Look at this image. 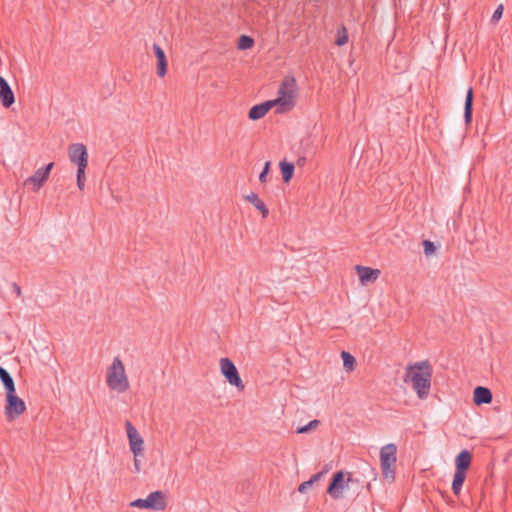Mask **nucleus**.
<instances>
[{"label":"nucleus","mask_w":512,"mask_h":512,"mask_svg":"<svg viewBox=\"0 0 512 512\" xmlns=\"http://www.w3.org/2000/svg\"><path fill=\"white\" fill-rule=\"evenodd\" d=\"M272 107H275V106L271 100L265 101L261 104L254 105L249 110L248 117L250 120H253V121L259 120V119L263 118Z\"/></svg>","instance_id":"obj_13"},{"label":"nucleus","mask_w":512,"mask_h":512,"mask_svg":"<svg viewBox=\"0 0 512 512\" xmlns=\"http://www.w3.org/2000/svg\"><path fill=\"white\" fill-rule=\"evenodd\" d=\"M221 373L229 384L237 387L238 390L244 389V384L239 376L238 370L229 358L220 359Z\"/></svg>","instance_id":"obj_8"},{"label":"nucleus","mask_w":512,"mask_h":512,"mask_svg":"<svg viewBox=\"0 0 512 512\" xmlns=\"http://www.w3.org/2000/svg\"><path fill=\"white\" fill-rule=\"evenodd\" d=\"M26 411L25 402L17 396L16 390L6 393L4 414L7 421L11 422Z\"/></svg>","instance_id":"obj_6"},{"label":"nucleus","mask_w":512,"mask_h":512,"mask_svg":"<svg viewBox=\"0 0 512 512\" xmlns=\"http://www.w3.org/2000/svg\"><path fill=\"white\" fill-rule=\"evenodd\" d=\"M153 50L157 58V74L163 77L167 72V60L163 49L158 44H153Z\"/></svg>","instance_id":"obj_16"},{"label":"nucleus","mask_w":512,"mask_h":512,"mask_svg":"<svg viewBox=\"0 0 512 512\" xmlns=\"http://www.w3.org/2000/svg\"><path fill=\"white\" fill-rule=\"evenodd\" d=\"M360 483V480L353 478L351 473L341 470L333 474L327 493L332 499L338 500L343 497L344 490L349 487V484L359 485Z\"/></svg>","instance_id":"obj_4"},{"label":"nucleus","mask_w":512,"mask_h":512,"mask_svg":"<svg viewBox=\"0 0 512 512\" xmlns=\"http://www.w3.org/2000/svg\"><path fill=\"white\" fill-rule=\"evenodd\" d=\"M472 456L468 450H462L455 459V471L466 473L471 464Z\"/></svg>","instance_id":"obj_17"},{"label":"nucleus","mask_w":512,"mask_h":512,"mask_svg":"<svg viewBox=\"0 0 512 512\" xmlns=\"http://www.w3.org/2000/svg\"><path fill=\"white\" fill-rule=\"evenodd\" d=\"M356 271L363 284L376 281L380 275V270L360 265L356 266Z\"/></svg>","instance_id":"obj_14"},{"label":"nucleus","mask_w":512,"mask_h":512,"mask_svg":"<svg viewBox=\"0 0 512 512\" xmlns=\"http://www.w3.org/2000/svg\"><path fill=\"white\" fill-rule=\"evenodd\" d=\"M86 168L77 169V186L80 190L84 189Z\"/></svg>","instance_id":"obj_28"},{"label":"nucleus","mask_w":512,"mask_h":512,"mask_svg":"<svg viewBox=\"0 0 512 512\" xmlns=\"http://www.w3.org/2000/svg\"><path fill=\"white\" fill-rule=\"evenodd\" d=\"M472 111H473V88L469 87L465 97L464 104V120L466 124H470L472 120Z\"/></svg>","instance_id":"obj_18"},{"label":"nucleus","mask_w":512,"mask_h":512,"mask_svg":"<svg viewBox=\"0 0 512 512\" xmlns=\"http://www.w3.org/2000/svg\"><path fill=\"white\" fill-rule=\"evenodd\" d=\"M0 102L3 107L9 108L15 102L14 93L7 80L0 76Z\"/></svg>","instance_id":"obj_12"},{"label":"nucleus","mask_w":512,"mask_h":512,"mask_svg":"<svg viewBox=\"0 0 512 512\" xmlns=\"http://www.w3.org/2000/svg\"><path fill=\"white\" fill-rule=\"evenodd\" d=\"M12 291L16 294L17 297H20L22 295L21 287L16 283L13 282L11 284Z\"/></svg>","instance_id":"obj_32"},{"label":"nucleus","mask_w":512,"mask_h":512,"mask_svg":"<svg viewBox=\"0 0 512 512\" xmlns=\"http://www.w3.org/2000/svg\"><path fill=\"white\" fill-rule=\"evenodd\" d=\"M245 200L253 204L254 207L261 212L263 218H266L268 216L269 210L267 209L265 203L259 199L256 193L252 192L246 195Z\"/></svg>","instance_id":"obj_19"},{"label":"nucleus","mask_w":512,"mask_h":512,"mask_svg":"<svg viewBox=\"0 0 512 512\" xmlns=\"http://www.w3.org/2000/svg\"><path fill=\"white\" fill-rule=\"evenodd\" d=\"M348 42L347 30L345 27L341 28V31L338 32L337 39L335 41L336 45L343 46Z\"/></svg>","instance_id":"obj_27"},{"label":"nucleus","mask_w":512,"mask_h":512,"mask_svg":"<svg viewBox=\"0 0 512 512\" xmlns=\"http://www.w3.org/2000/svg\"><path fill=\"white\" fill-rule=\"evenodd\" d=\"M69 160L77 165L79 168H87L88 165V152L87 148L82 143H74L68 147Z\"/></svg>","instance_id":"obj_9"},{"label":"nucleus","mask_w":512,"mask_h":512,"mask_svg":"<svg viewBox=\"0 0 512 512\" xmlns=\"http://www.w3.org/2000/svg\"><path fill=\"white\" fill-rule=\"evenodd\" d=\"M323 475H324V472H318V473L314 474L308 481H305L299 485L298 491L300 493H305L309 488L312 487V485L315 482L319 481Z\"/></svg>","instance_id":"obj_23"},{"label":"nucleus","mask_w":512,"mask_h":512,"mask_svg":"<svg viewBox=\"0 0 512 512\" xmlns=\"http://www.w3.org/2000/svg\"><path fill=\"white\" fill-rule=\"evenodd\" d=\"M319 421L318 420H312L310 421L307 425H304V426H301V427H298L297 430H296V433L297 434H304V433H307L313 429H315L318 425H319Z\"/></svg>","instance_id":"obj_26"},{"label":"nucleus","mask_w":512,"mask_h":512,"mask_svg":"<svg viewBox=\"0 0 512 512\" xmlns=\"http://www.w3.org/2000/svg\"><path fill=\"white\" fill-rule=\"evenodd\" d=\"M503 10H504V7L502 4L498 5V7L495 9V11L493 12V15L491 17V21L492 22H498L502 15H503Z\"/></svg>","instance_id":"obj_30"},{"label":"nucleus","mask_w":512,"mask_h":512,"mask_svg":"<svg viewBox=\"0 0 512 512\" xmlns=\"http://www.w3.org/2000/svg\"><path fill=\"white\" fill-rule=\"evenodd\" d=\"M106 382L111 390L118 393L126 392L129 388V381L125 372V367L119 357H114L112 364L108 368Z\"/></svg>","instance_id":"obj_3"},{"label":"nucleus","mask_w":512,"mask_h":512,"mask_svg":"<svg viewBox=\"0 0 512 512\" xmlns=\"http://www.w3.org/2000/svg\"><path fill=\"white\" fill-rule=\"evenodd\" d=\"M127 437L129 440V447L134 456H140L143 454L144 441L137 429L132 425L131 422L127 421L125 424Z\"/></svg>","instance_id":"obj_10"},{"label":"nucleus","mask_w":512,"mask_h":512,"mask_svg":"<svg viewBox=\"0 0 512 512\" xmlns=\"http://www.w3.org/2000/svg\"><path fill=\"white\" fill-rule=\"evenodd\" d=\"M465 478L466 473L455 471L452 482V492L455 496L460 495Z\"/></svg>","instance_id":"obj_21"},{"label":"nucleus","mask_w":512,"mask_h":512,"mask_svg":"<svg viewBox=\"0 0 512 512\" xmlns=\"http://www.w3.org/2000/svg\"><path fill=\"white\" fill-rule=\"evenodd\" d=\"M280 170L282 173V178L285 183H288L291 178L293 177L294 173V164L287 162V161H281L280 162Z\"/></svg>","instance_id":"obj_22"},{"label":"nucleus","mask_w":512,"mask_h":512,"mask_svg":"<svg viewBox=\"0 0 512 512\" xmlns=\"http://www.w3.org/2000/svg\"><path fill=\"white\" fill-rule=\"evenodd\" d=\"M254 40L250 36L241 35L238 40V49L246 50L253 46Z\"/></svg>","instance_id":"obj_25"},{"label":"nucleus","mask_w":512,"mask_h":512,"mask_svg":"<svg viewBox=\"0 0 512 512\" xmlns=\"http://www.w3.org/2000/svg\"><path fill=\"white\" fill-rule=\"evenodd\" d=\"M397 447L395 444H387L380 450V464L385 478H394V472L391 467L396 463Z\"/></svg>","instance_id":"obj_7"},{"label":"nucleus","mask_w":512,"mask_h":512,"mask_svg":"<svg viewBox=\"0 0 512 512\" xmlns=\"http://www.w3.org/2000/svg\"><path fill=\"white\" fill-rule=\"evenodd\" d=\"M297 83L293 76H286L280 83L278 97L271 100L276 107V113H285L295 106Z\"/></svg>","instance_id":"obj_2"},{"label":"nucleus","mask_w":512,"mask_h":512,"mask_svg":"<svg viewBox=\"0 0 512 512\" xmlns=\"http://www.w3.org/2000/svg\"><path fill=\"white\" fill-rule=\"evenodd\" d=\"M269 169H270V162H269V161H267V162L265 163V165H264V168H263L262 172H261V173H260V175H259V181H260L261 183H264V182H266V181H267V174H268V172H269Z\"/></svg>","instance_id":"obj_31"},{"label":"nucleus","mask_w":512,"mask_h":512,"mask_svg":"<svg viewBox=\"0 0 512 512\" xmlns=\"http://www.w3.org/2000/svg\"><path fill=\"white\" fill-rule=\"evenodd\" d=\"M423 247H424V253L426 256H430V255L434 254L436 251L435 244L430 240H424Z\"/></svg>","instance_id":"obj_29"},{"label":"nucleus","mask_w":512,"mask_h":512,"mask_svg":"<svg viewBox=\"0 0 512 512\" xmlns=\"http://www.w3.org/2000/svg\"><path fill=\"white\" fill-rule=\"evenodd\" d=\"M304 161H305V158H300V159L298 160V163H303Z\"/></svg>","instance_id":"obj_34"},{"label":"nucleus","mask_w":512,"mask_h":512,"mask_svg":"<svg viewBox=\"0 0 512 512\" xmlns=\"http://www.w3.org/2000/svg\"><path fill=\"white\" fill-rule=\"evenodd\" d=\"M341 357H342V360H343V366L348 371L353 370L354 369V364H355V358L349 352H346V351H343L341 353Z\"/></svg>","instance_id":"obj_24"},{"label":"nucleus","mask_w":512,"mask_h":512,"mask_svg":"<svg viewBox=\"0 0 512 512\" xmlns=\"http://www.w3.org/2000/svg\"><path fill=\"white\" fill-rule=\"evenodd\" d=\"M131 507L162 511L167 506L166 495L162 491L151 492L145 499L139 498L130 503Z\"/></svg>","instance_id":"obj_5"},{"label":"nucleus","mask_w":512,"mask_h":512,"mask_svg":"<svg viewBox=\"0 0 512 512\" xmlns=\"http://www.w3.org/2000/svg\"><path fill=\"white\" fill-rule=\"evenodd\" d=\"M53 165L54 163L51 162L49 164H47L46 166H43L39 169L36 170V172L28 177L24 184L25 185H33V190L34 191H38L42 186L43 184L46 182V180L48 179L49 175H50V172L53 168Z\"/></svg>","instance_id":"obj_11"},{"label":"nucleus","mask_w":512,"mask_h":512,"mask_svg":"<svg viewBox=\"0 0 512 512\" xmlns=\"http://www.w3.org/2000/svg\"><path fill=\"white\" fill-rule=\"evenodd\" d=\"M492 398L490 389L483 386H477L474 389L473 400L476 405L489 404L492 402Z\"/></svg>","instance_id":"obj_15"},{"label":"nucleus","mask_w":512,"mask_h":512,"mask_svg":"<svg viewBox=\"0 0 512 512\" xmlns=\"http://www.w3.org/2000/svg\"><path fill=\"white\" fill-rule=\"evenodd\" d=\"M134 468L136 473L141 471V461L139 460L138 456H134Z\"/></svg>","instance_id":"obj_33"},{"label":"nucleus","mask_w":512,"mask_h":512,"mask_svg":"<svg viewBox=\"0 0 512 512\" xmlns=\"http://www.w3.org/2000/svg\"><path fill=\"white\" fill-rule=\"evenodd\" d=\"M0 380L4 385L6 393L16 390L15 383L10 373L0 366Z\"/></svg>","instance_id":"obj_20"},{"label":"nucleus","mask_w":512,"mask_h":512,"mask_svg":"<svg viewBox=\"0 0 512 512\" xmlns=\"http://www.w3.org/2000/svg\"><path fill=\"white\" fill-rule=\"evenodd\" d=\"M432 367L428 360L407 366L403 381L411 383L420 399L428 397L431 388Z\"/></svg>","instance_id":"obj_1"}]
</instances>
